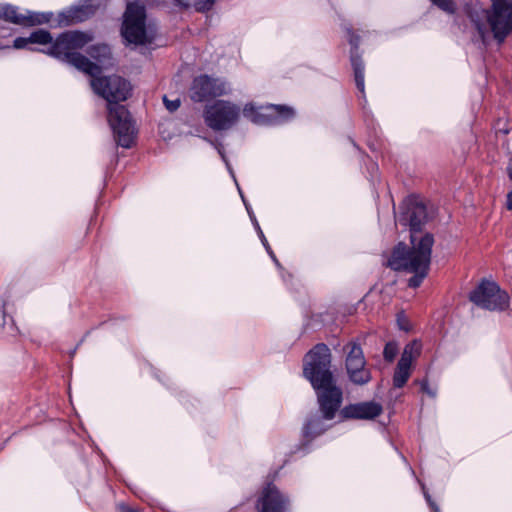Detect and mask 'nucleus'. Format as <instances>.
<instances>
[{"instance_id": "nucleus-2", "label": "nucleus", "mask_w": 512, "mask_h": 512, "mask_svg": "<svg viewBox=\"0 0 512 512\" xmlns=\"http://www.w3.org/2000/svg\"><path fill=\"white\" fill-rule=\"evenodd\" d=\"M100 72L101 67L98 65V71L91 76V87L108 102V122L118 145L130 148L134 142L135 128L127 109L117 103L130 96L131 85L118 75L100 77Z\"/></svg>"}, {"instance_id": "nucleus-1", "label": "nucleus", "mask_w": 512, "mask_h": 512, "mask_svg": "<svg viewBox=\"0 0 512 512\" xmlns=\"http://www.w3.org/2000/svg\"><path fill=\"white\" fill-rule=\"evenodd\" d=\"M398 222L403 226H409L411 230V249L404 243H399L392 251L388 259V266L396 271L412 273L409 286L419 287L427 277L434 238L431 234L418 235L421 226L428 220L426 205L417 197H408L400 206Z\"/></svg>"}, {"instance_id": "nucleus-6", "label": "nucleus", "mask_w": 512, "mask_h": 512, "mask_svg": "<svg viewBox=\"0 0 512 512\" xmlns=\"http://www.w3.org/2000/svg\"><path fill=\"white\" fill-rule=\"evenodd\" d=\"M240 107L226 100H217L207 106L204 111L205 123L216 131L232 128L240 119Z\"/></svg>"}, {"instance_id": "nucleus-12", "label": "nucleus", "mask_w": 512, "mask_h": 512, "mask_svg": "<svg viewBox=\"0 0 512 512\" xmlns=\"http://www.w3.org/2000/svg\"><path fill=\"white\" fill-rule=\"evenodd\" d=\"M422 344L418 340L408 343L398 361L393 375V385L396 388L403 387L411 375L412 363L420 356Z\"/></svg>"}, {"instance_id": "nucleus-18", "label": "nucleus", "mask_w": 512, "mask_h": 512, "mask_svg": "<svg viewBox=\"0 0 512 512\" xmlns=\"http://www.w3.org/2000/svg\"><path fill=\"white\" fill-rule=\"evenodd\" d=\"M89 54L101 65H105L106 60L110 59L111 52L107 45H95L89 49Z\"/></svg>"}, {"instance_id": "nucleus-29", "label": "nucleus", "mask_w": 512, "mask_h": 512, "mask_svg": "<svg viewBox=\"0 0 512 512\" xmlns=\"http://www.w3.org/2000/svg\"><path fill=\"white\" fill-rule=\"evenodd\" d=\"M349 41H350V44L356 49L358 46V42H359L358 38L356 36L352 35Z\"/></svg>"}, {"instance_id": "nucleus-8", "label": "nucleus", "mask_w": 512, "mask_h": 512, "mask_svg": "<svg viewBox=\"0 0 512 512\" xmlns=\"http://www.w3.org/2000/svg\"><path fill=\"white\" fill-rule=\"evenodd\" d=\"M242 112L245 118L257 125L279 124L294 117V111L290 107L257 106L252 102L245 104Z\"/></svg>"}, {"instance_id": "nucleus-25", "label": "nucleus", "mask_w": 512, "mask_h": 512, "mask_svg": "<svg viewBox=\"0 0 512 512\" xmlns=\"http://www.w3.org/2000/svg\"><path fill=\"white\" fill-rule=\"evenodd\" d=\"M421 389H422V391H423L424 393H426L428 396H430V397H432V398H434V397L436 396V394H437L436 389L431 388V387L428 385V383H427V382H425V381H424V382H422V384H421Z\"/></svg>"}, {"instance_id": "nucleus-15", "label": "nucleus", "mask_w": 512, "mask_h": 512, "mask_svg": "<svg viewBox=\"0 0 512 512\" xmlns=\"http://www.w3.org/2000/svg\"><path fill=\"white\" fill-rule=\"evenodd\" d=\"M382 412V406L376 402H362L346 406L342 413L347 418L374 419Z\"/></svg>"}, {"instance_id": "nucleus-24", "label": "nucleus", "mask_w": 512, "mask_h": 512, "mask_svg": "<svg viewBox=\"0 0 512 512\" xmlns=\"http://www.w3.org/2000/svg\"><path fill=\"white\" fill-rule=\"evenodd\" d=\"M91 12H86V10L84 8H77L75 11H74V15L72 16V19L76 20V21H83L84 19H86L89 14Z\"/></svg>"}, {"instance_id": "nucleus-27", "label": "nucleus", "mask_w": 512, "mask_h": 512, "mask_svg": "<svg viewBox=\"0 0 512 512\" xmlns=\"http://www.w3.org/2000/svg\"><path fill=\"white\" fill-rule=\"evenodd\" d=\"M397 322H398V326L400 329L404 330V331H408L409 330V324H408V321L406 320V318L402 315H400L397 319Z\"/></svg>"}, {"instance_id": "nucleus-17", "label": "nucleus", "mask_w": 512, "mask_h": 512, "mask_svg": "<svg viewBox=\"0 0 512 512\" xmlns=\"http://www.w3.org/2000/svg\"><path fill=\"white\" fill-rule=\"evenodd\" d=\"M351 62L354 69V77L355 83L359 91L364 92V65L361 59L355 56L353 53L351 55Z\"/></svg>"}, {"instance_id": "nucleus-20", "label": "nucleus", "mask_w": 512, "mask_h": 512, "mask_svg": "<svg viewBox=\"0 0 512 512\" xmlns=\"http://www.w3.org/2000/svg\"><path fill=\"white\" fill-rule=\"evenodd\" d=\"M397 352H398L397 345L394 342H389L385 345V348H384V352H383L384 358L387 361L391 362L395 358Z\"/></svg>"}, {"instance_id": "nucleus-3", "label": "nucleus", "mask_w": 512, "mask_h": 512, "mask_svg": "<svg viewBox=\"0 0 512 512\" xmlns=\"http://www.w3.org/2000/svg\"><path fill=\"white\" fill-rule=\"evenodd\" d=\"M331 353L324 344L316 345L304 360V376L310 381L317 394L323 418L331 420L342 403V390L330 371Z\"/></svg>"}, {"instance_id": "nucleus-30", "label": "nucleus", "mask_w": 512, "mask_h": 512, "mask_svg": "<svg viewBox=\"0 0 512 512\" xmlns=\"http://www.w3.org/2000/svg\"><path fill=\"white\" fill-rule=\"evenodd\" d=\"M427 501L430 503L431 508L434 510V512H440L439 508L430 500V497L426 495Z\"/></svg>"}, {"instance_id": "nucleus-26", "label": "nucleus", "mask_w": 512, "mask_h": 512, "mask_svg": "<svg viewBox=\"0 0 512 512\" xmlns=\"http://www.w3.org/2000/svg\"><path fill=\"white\" fill-rule=\"evenodd\" d=\"M508 176L512 181V167H508ZM506 207L508 210H512V190L507 194Z\"/></svg>"}, {"instance_id": "nucleus-13", "label": "nucleus", "mask_w": 512, "mask_h": 512, "mask_svg": "<svg viewBox=\"0 0 512 512\" xmlns=\"http://www.w3.org/2000/svg\"><path fill=\"white\" fill-rule=\"evenodd\" d=\"M50 13H37L26 11L24 14L18 11V8L12 5H0V19L21 26H35L50 21Z\"/></svg>"}, {"instance_id": "nucleus-11", "label": "nucleus", "mask_w": 512, "mask_h": 512, "mask_svg": "<svg viewBox=\"0 0 512 512\" xmlns=\"http://www.w3.org/2000/svg\"><path fill=\"white\" fill-rule=\"evenodd\" d=\"M229 85L220 79L201 75L193 80L190 97L195 102H201L211 97H219L230 92Z\"/></svg>"}, {"instance_id": "nucleus-23", "label": "nucleus", "mask_w": 512, "mask_h": 512, "mask_svg": "<svg viewBox=\"0 0 512 512\" xmlns=\"http://www.w3.org/2000/svg\"><path fill=\"white\" fill-rule=\"evenodd\" d=\"M163 102H164L166 108L170 112L176 111L179 108V106H180V100L179 99L169 100L166 96H164Z\"/></svg>"}, {"instance_id": "nucleus-10", "label": "nucleus", "mask_w": 512, "mask_h": 512, "mask_svg": "<svg viewBox=\"0 0 512 512\" xmlns=\"http://www.w3.org/2000/svg\"><path fill=\"white\" fill-rule=\"evenodd\" d=\"M344 350L347 352L345 366L349 379L357 384L364 385L371 380L369 370L361 347L356 343H349Z\"/></svg>"}, {"instance_id": "nucleus-19", "label": "nucleus", "mask_w": 512, "mask_h": 512, "mask_svg": "<svg viewBox=\"0 0 512 512\" xmlns=\"http://www.w3.org/2000/svg\"><path fill=\"white\" fill-rule=\"evenodd\" d=\"M324 430L325 427L318 416L311 418L304 427V432L307 436L319 435L324 432Z\"/></svg>"}, {"instance_id": "nucleus-21", "label": "nucleus", "mask_w": 512, "mask_h": 512, "mask_svg": "<svg viewBox=\"0 0 512 512\" xmlns=\"http://www.w3.org/2000/svg\"><path fill=\"white\" fill-rule=\"evenodd\" d=\"M433 4L437 5L443 11L453 13L455 5L451 0H431Z\"/></svg>"}, {"instance_id": "nucleus-16", "label": "nucleus", "mask_w": 512, "mask_h": 512, "mask_svg": "<svg viewBox=\"0 0 512 512\" xmlns=\"http://www.w3.org/2000/svg\"><path fill=\"white\" fill-rule=\"evenodd\" d=\"M52 36L46 30H37L31 33L29 37H18L14 40V48L23 49L29 44H48L51 43Z\"/></svg>"}, {"instance_id": "nucleus-28", "label": "nucleus", "mask_w": 512, "mask_h": 512, "mask_svg": "<svg viewBox=\"0 0 512 512\" xmlns=\"http://www.w3.org/2000/svg\"><path fill=\"white\" fill-rule=\"evenodd\" d=\"M477 29L482 37V39L484 40L486 38V34L488 33V30L486 28H484L482 25L480 24H477Z\"/></svg>"}, {"instance_id": "nucleus-7", "label": "nucleus", "mask_w": 512, "mask_h": 512, "mask_svg": "<svg viewBox=\"0 0 512 512\" xmlns=\"http://www.w3.org/2000/svg\"><path fill=\"white\" fill-rule=\"evenodd\" d=\"M470 300L475 305L491 311H503L509 305L508 294L491 281H482L470 293Z\"/></svg>"}, {"instance_id": "nucleus-4", "label": "nucleus", "mask_w": 512, "mask_h": 512, "mask_svg": "<svg viewBox=\"0 0 512 512\" xmlns=\"http://www.w3.org/2000/svg\"><path fill=\"white\" fill-rule=\"evenodd\" d=\"M91 40L92 38L83 32H66L56 39L47 53L72 64L90 76H94L98 71V65L77 52L78 49L84 47Z\"/></svg>"}, {"instance_id": "nucleus-14", "label": "nucleus", "mask_w": 512, "mask_h": 512, "mask_svg": "<svg viewBox=\"0 0 512 512\" xmlns=\"http://www.w3.org/2000/svg\"><path fill=\"white\" fill-rule=\"evenodd\" d=\"M286 502L276 486L268 484L257 501L256 512H283Z\"/></svg>"}, {"instance_id": "nucleus-9", "label": "nucleus", "mask_w": 512, "mask_h": 512, "mask_svg": "<svg viewBox=\"0 0 512 512\" xmlns=\"http://www.w3.org/2000/svg\"><path fill=\"white\" fill-rule=\"evenodd\" d=\"M492 11L486 12V18L494 37L503 41L512 32V0H491Z\"/></svg>"}, {"instance_id": "nucleus-5", "label": "nucleus", "mask_w": 512, "mask_h": 512, "mask_svg": "<svg viewBox=\"0 0 512 512\" xmlns=\"http://www.w3.org/2000/svg\"><path fill=\"white\" fill-rule=\"evenodd\" d=\"M144 6L128 3L121 29L124 39L131 44L143 45L151 42L152 38L146 28Z\"/></svg>"}, {"instance_id": "nucleus-22", "label": "nucleus", "mask_w": 512, "mask_h": 512, "mask_svg": "<svg viewBox=\"0 0 512 512\" xmlns=\"http://www.w3.org/2000/svg\"><path fill=\"white\" fill-rule=\"evenodd\" d=\"M215 0H196L194 3L195 9L199 12L210 10Z\"/></svg>"}]
</instances>
